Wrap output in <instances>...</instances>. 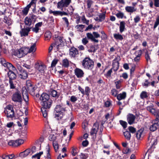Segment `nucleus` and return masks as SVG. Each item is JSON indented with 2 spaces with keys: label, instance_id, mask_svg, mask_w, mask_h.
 Masks as SVG:
<instances>
[{
  "label": "nucleus",
  "instance_id": "obj_1",
  "mask_svg": "<svg viewBox=\"0 0 159 159\" xmlns=\"http://www.w3.org/2000/svg\"><path fill=\"white\" fill-rule=\"evenodd\" d=\"M65 10L66 12L60 11H53L52 10H50L49 12L50 14H53V15L56 16H63L68 15V14L71 15L73 14L74 9L71 6H70L67 8H65Z\"/></svg>",
  "mask_w": 159,
  "mask_h": 159
},
{
  "label": "nucleus",
  "instance_id": "obj_2",
  "mask_svg": "<svg viewBox=\"0 0 159 159\" xmlns=\"http://www.w3.org/2000/svg\"><path fill=\"white\" fill-rule=\"evenodd\" d=\"M41 101V104L42 107L45 108H50L52 103L49 100V95L46 93H43L39 98Z\"/></svg>",
  "mask_w": 159,
  "mask_h": 159
},
{
  "label": "nucleus",
  "instance_id": "obj_3",
  "mask_svg": "<svg viewBox=\"0 0 159 159\" xmlns=\"http://www.w3.org/2000/svg\"><path fill=\"white\" fill-rule=\"evenodd\" d=\"M57 113L55 114V118L57 120L61 119L63 117L64 112L66 111V108L62 104L57 105L55 109Z\"/></svg>",
  "mask_w": 159,
  "mask_h": 159
},
{
  "label": "nucleus",
  "instance_id": "obj_4",
  "mask_svg": "<svg viewBox=\"0 0 159 159\" xmlns=\"http://www.w3.org/2000/svg\"><path fill=\"white\" fill-rule=\"evenodd\" d=\"M82 66L86 69L92 70L94 67V61L89 57L85 58L82 61Z\"/></svg>",
  "mask_w": 159,
  "mask_h": 159
},
{
  "label": "nucleus",
  "instance_id": "obj_5",
  "mask_svg": "<svg viewBox=\"0 0 159 159\" xmlns=\"http://www.w3.org/2000/svg\"><path fill=\"white\" fill-rule=\"evenodd\" d=\"M28 48L22 47L21 48L16 49L14 52V55L19 58L25 56L28 53Z\"/></svg>",
  "mask_w": 159,
  "mask_h": 159
},
{
  "label": "nucleus",
  "instance_id": "obj_6",
  "mask_svg": "<svg viewBox=\"0 0 159 159\" xmlns=\"http://www.w3.org/2000/svg\"><path fill=\"white\" fill-rule=\"evenodd\" d=\"M4 113L8 118H12L15 117L13 107L11 105H8L5 108Z\"/></svg>",
  "mask_w": 159,
  "mask_h": 159
},
{
  "label": "nucleus",
  "instance_id": "obj_7",
  "mask_svg": "<svg viewBox=\"0 0 159 159\" xmlns=\"http://www.w3.org/2000/svg\"><path fill=\"white\" fill-rule=\"evenodd\" d=\"M88 38L90 39L91 41L95 43H98V40L96 39L100 37V35L97 32H93V34L88 33L86 34Z\"/></svg>",
  "mask_w": 159,
  "mask_h": 159
},
{
  "label": "nucleus",
  "instance_id": "obj_8",
  "mask_svg": "<svg viewBox=\"0 0 159 159\" xmlns=\"http://www.w3.org/2000/svg\"><path fill=\"white\" fill-rule=\"evenodd\" d=\"M11 99L14 102L21 103L22 99L20 93L17 91L13 93L11 96Z\"/></svg>",
  "mask_w": 159,
  "mask_h": 159
},
{
  "label": "nucleus",
  "instance_id": "obj_9",
  "mask_svg": "<svg viewBox=\"0 0 159 159\" xmlns=\"http://www.w3.org/2000/svg\"><path fill=\"white\" fill-rule=\"evenodd\" d=\"M99 125L98 123H94L90 131V134L92 136V139L95 140L96 137V134L98 129Z\"/></svg>",
  "mask_w": 159,
  "mask_h": 159
},
{
  "label": "nucleus",
  "instance_id": "obj_10",
  "mask_svg": "<svg viewBox=\"0 0 159 159\" xmlns=\"http://www.w3.org/2000/svg\"><path fill=\"white\" fill-rule=\"evenodd\" d=\"M1 63L2 66L5 67H7V69L10 70H16V68L11 63L6 61L3 58H1Z\"/></svg>",
  "mask_w": 159,
  "mask_h": 159
},
{
  "label": "nucleus",
  "instance_id": "obj_11",
  "mask_svg": "<svg viewBox=\"0 0 159 159\" xmlns=\"http://www.w3.org/2000/svg\"><path fill=\"white\" fill-rule=\"evenodd\" d=\"M120 56H117L113 60L112 62V67L114 71H116L118 69L119 66V61L120 60Z\"/></svg>",
  "mask_w": 159,
  "mask_h": 159
},
{
  "label": "nucleus",
  "instance_id": "obj_12",
  "mask_svg": "<svg viewBox=\"0 0 159 159\" xmlns=\"http://www.w3.org/2000/svg\"><path fill=\"white\" fill-rule=\"evenodd\" d=\"M79 54L78 49L75 47H71L69 49V55L72 58H75Z\"/></svg>",
  "mask_w": 159,
  "mask_h": 159
},
{
  "label": "nucleus",
  "instance_id": "obj_13",
  "mask_svg": "<svg viewBox=\"0 0 159 159\" xmlns=\"http://www.w3.org/2000/svg\"><path fill=\"white\" fill-rule=\"evenodd\" d=\"M35 68L37 70L41 73H43L44 70H46L45 66L42 63H36L35 65Z\"/></svg>",
  "mask_w": 159,
  "mask_h": 159
},
{
  "label": "nucleus",
  "instance_id": "obj_14",
  "mask_svg": "<svg viewBox=\"0 0 159 159\" xmlns=\"http://www.w3.org/2000/svg\"><path fill=\"white\" fill-rule=\"evenodd\" d=\"M31 27L25 26L23 28H22L21 31H20V33L21 37L26 36L28 35L29 32L30 31Z\"/></svg>",
  "mask_w": 159,
  "mask_h": 159
},
{
  "label": "nucleus",
  "instance_id": "obj_15",
  "mask_svg": "<svg viewBox=\"0 0 159 159\" xmlns=\"http://www.w3.org/2000/svg\"><path fill=\"white\" fill-rule=\"evenodd\" d=\"M127 121L129 124L131 125L134 123L136 116L132 114H128L127 116Z\"/></svg>",
  "mask_w": 159,
  "mask_h": 159
},
{
  "label": "nucleus",
  "instance_id": "obj_16",
  "mask_svg": "<svg viewBox=\"0 0 159 159\" xmlns=\"http://www.w3.org/2000/svg\"><path fill=\"white\" fill-rule=\"evenodd\" d=\"M35 16L34 15H32L31 17H26L24 20V22L25 25L30 27L31 25L32 21V20L34 19Z\"/></svg>",
  "mask_w": 159,
  "mask_h": 159
},
{
  "label": "nucleus",
  "instance_id": "obj_17",
  "mask_svg": "<svg viewBox=\"0 0 159 159\" xmlns=\"http://www.w3.org/2000/svg\"><path fill=\"white\" fill-rule=\"evenodd\" d=\"M74 73L75 75L78 78H81L83 77L84 75V73L81 69L76 68L74 70Z\"/></svg>",
  "mask_w": 159,
  "mask_h": 159
},
{
  "label": "nucleus",
  "instance_id": "obj_18",
  "mask_svg": "<svg viewBox=\"0 0 159 159\" xmlns=\"http://www.w3.org/2000/svg\"><path fill=\"white\" fill-rule=\"evenodd\" d=\"M18 69L20 71V74L19 75L20 77L23 79H26L28 77L27 72L24 70L21 69L20 67Z\"/></svg>",
  "mask_w": 159,
  "mask_h": 159
},
{
  "label": "nucleus",
  "instance_id": "obj_19",
  "mask_svg": "<svg viewBox=\"0 0 159 159\" xmlns=\"http://www.w3.org/2000/svg\"><path fill=\"white\" fill-rule=\"evenodd\" d=\"M9 71L8 72L7 75L9 78V80H14L16 77V75L13 71L12 70L8 69Z\"/></svg>",
  "mask_w": 159,
  "mask_h": 159
},
{
  "label": "nucleus",
  "instance_id": "obj_20",
  "mask_svg": "<svg viewBox=\"0 0 159 159\" xmlns=\"http://www.w3.org/2000/svg\"><path fill=\"white\" fill-rule=\"evenodd\" d=\"M30 152L31 150L30 149H27L24 151L21 152L19 154V156L21 158L25 157L29 155Z\"/></svg>",
  "mask_w": 159,
  "mask_h": 159
},
{
  "label": "nucleus",
  "instance_id": "obj_21",
  "mask_svg": "<svg viewBox=\"0 0 159 159\" xmlns=\"http://www.w3.org/2000/svg\"><path fill=\"white\" fill-rule=\"evenodd\" d=\"M147 110L149 111L152 115L155 116L157 113L156 109L153 108V105H152L147 107Z\"/></svg>",
  "mask_w": 159,
  "mask_h": 159
},
{
  "label": "nucleus",
  "instance_id": "obj_22",
  "mask_svg": "<svg viewBox=\"0 0 159 159\" xmlns=\"http://www.w3.org/2000/svg\"><path fill=\"white\" fill-rule=\"evenodd\" d=\"M43 24L42 22H39L36 24L35 27L32 29V30L35 33H37L39 32V28L41 27Z\"/></svg>",
  "mask_w": 159,
  "mask_h": 159
},
{
  "label": "nucleus",
  "instance_id": "obj_23",
  "mask_svg": "<svg viewBox=\"0 0 159 159\" xmlns=\"http://www.w3.org/2000/svg\"><path fill=\"white\" fill-rule=\"evenodd\" d=\"M137 9L134 7L127 6L125 7L126 11L128 13H133L137 11Z\"/></svg>",
  "mask_w": 159,
  "mask_h": 159
},
{
  "label": "nucleus",
  "instance_id": "obj_24",
  "mask_svg": "<svg viewBox=\"0 0 159 159\" xmlns=\"http://www.w3.org/2000/svg\"><path fill=\"white\" fill-rule=\"evenodd\" d=\"M137 53L138 54L136 55V56L135 57L134 60L135 62H138L140 59V57L141 56L142 54V51L141 50H140L138 51H136L135 52V53Z\"/></svg>",
  "mask_w": 159,
  "mask_h": 159
},
{
  "label": "nucleus",
  "instance_id": "obj_25",
  "mask_svg": "<svg viewBox=\"0 0 159 159\" xmlns=\"http://www.w3.org/2000/svg\"><path fill=\"white\" fill-rule=\"evenodd\" d=\"M36 44L35 43L32 44L30 48H28V53H34L35 52L36 50Z\"/></svg>",
  "mask_w": 159,
  "mask_h": 159
},
{
  "label": "nucleus",
  "instance_id": "obj_26",
  "mask_svg": "<svg viewBox=\"0 0 159 159\" xmlns=\"http://www.w3.org/2000/svg\"><path fill=\"white\" fill-rule=\"evenodd\" d=\"M126 97V93L124 92L122 93L117 95V98L119 101L125 99Z\"/></svg>",
  "mask_w": 159,
  "mask_h": 159
},
{
  "label": "nucleus",
  "instance_id": "obj_27",
  "mask_svg": "<svg viewBox=\"0 0 159 159\" xmlns=\"http://www.w3.org/2000/svg\"><path fill=\"white\" fill-rule=\"evenodd\" d=\"M152 124L150 127V130L151 131L154 132L156 130L158 126V124L152 122Z\"/></svg>",
  "mask_w": 159,
  "mask_h": 159
},
{
  "label": "nucleus",
  "instance_id": "obj_28",
  "mask_svg": "<svg viewBox=\"0 0 159 159\" xmlns=\"http://www.w3.org/2000/svg\"><path fill=\"white\" fill-rule=\"evenodd\" d=\"M113 36L115 39L116 40L122 41L124 39L123 36L119 33L114 34Z\"/></svg>",
  "mask_w": 159,
  "mask_h": 159
},
{
  "label": "nucleus",
  "instance_id": "obj_29",
  "mask_svg": "<svg viewBox=\"0 0 159 159\" xmlns=\"http://www.w3.org/2000/svg\"><path fill=\"white\" fill-rule=\"evenodd\" d=\"M37 87L33 85L27 89L28 91L32 95L34 94V92Z\"/></svg>",
  "mask_w": 159,
  "mask_h": 159
},
{
  "label": "nucleus",
  "instance_id": "obj_30",
  "mask_svg": "<svg viewBox=\"0 0 159 159\" xmlns=\"http://www.w3.org/2000/svg\"><path fill=\"white\" fill-rule=\"evenodd\" d=\"M151 54L148 51H147L145 52V57L146 61L148 63H151L152 61L151 58L150 57V55Z\"/></svg>",
  "mask_w": 159,
  "mask_h": 159
},
{
  "label": "nucleus",
  "instance_id": "obj_31",
  "mask_svg": "<svg viewBox=\"0 0 159 159\" xmlns=\"http://www.w3.org/2000/svg\"><path fill=\"white\" fill-rule=\"evenodd\" d=\"M119 29L120 32L121 33L124 31L125 29V23L124 21H122L120 22Z\"/></svg>",
  "mask_w": 159,
  "mask_h": 159
},
{
  "label": "nucleus",
  "instance_id": "obj_32",
  "mask_svg": "<svg viewBox=\"0 0 159 159\" xmlns=\"http://www.w3.org/2000/svg\"><path fill=\"white\" fill-rule=\"evenodd\" d=\"M65 6L64 3V0H61L57 4V8L58 9L63 10V8Z\"/></svg>",
  "mask_w": 159,
  "mask_h": 159
},
{
  "label": "nucleus",
  "instance_id": "obj_33",
  "mask_svg": "<svg viewBox=\"0 0 159 159\" xmlns=\"http://www.w3.org/2000/svg\"><path fill=\"white\" fill-rule=\"evenodd\" d=\"M49 108H45L43 107L41 109L43 116L45 118L48 115L47 109Z\"/></svg>",
  "mask_w": 159,
  "mask_h": 159
},
{
  "label": "nucleus",
  "instance_id": "obj_34",
  "mask_svg": "<svg viewBox=\"0 0 159 159\" xmlns=\"http://www.w3.org/2000/svg\"><path fill=\"white\" fill-rule=\"evenodd\" d=\"M125 138L128 140L130 139L131 134L128 131H126L123 132Z\"/></svg>",
  "mask_w": 159,
  "mask_h": 159
},
{
  "label": "nucleus",
  "instance_id": "obj_35",
  "mask_svg": "<svg viewBox=\"0 0 159 159\" xmlns=\"http://www.w3.org/2000/svg\"><path fill=\"white\" fill-rule=\"evenodd\" d=\"M106 16V12H102L100 13L99 16L98 20L99 21L101 22L103 21L105 19Z\"/></svg>",
  "mask_w": 159,
  "mask_h": 159
},
{
  "label": "nucleus",
  "instance_id": "obj_36",
  "mask_svg": "<svg viewBox=\"0 0 159 159\" xmlns=\"http://www.w3.org/2000/svg\"><path fill=\"white\" fill-rule=\"evenodd\" d=\"M143 131V130L142 129H140L137 131L136 135V137L138 139H140Z\"/></svg>",
  "mask_w": 159,
  "mask_h": 159
},
{
  "label": "nucleus",
  "instance_id": "obj_37",
  "mask_svg": "<svg viewBox=\"0 0 159 159\" xmlns=\"http://www.w3.org/2000/svg\"><path fill=\"white\" fill-rule=\"evenodd\" d=\"M51 33L49 31H48L46 32L44 34L45 40H49L51 37Z\"/></svg>",
  "mask_w": 159,
  "mask_h": 159
},
{
  "label": "nucleus",
  "instance_id": "obj_38",
  "mask_svg": "<svg viewBox=\"0 0 159 159\" xmlns=\"http://www.w3.org/2000/svg\"><path fill=\"white\" fill-rule=\"evenodd\" d=\"M14 80H9V83L11 89H14L16 88L15 81Z\"/></svg>",
  "mask_w": 159,
  "mask_h": 159
},
{
  "label": "nucleus",
  "instance_id": "obj_39",
  "mask_svg": "<svg viewBox=\"0 0 159 159\" xmlns=\"http://www.w3.org/2000/svg\"><path fill=\"white\" fill-rule=\"evenodd\" d=\"M122 82V81L120 80L115 82V84L116 89H119L120 88L121 86Z\"/></svg>",
  "mask_w": 159,
  "mask_h": 159
},
{
  "label": "nucleus",
  "instance_id": "obj_40",
  "mask_svg": "<svg viewBox=\"0 0 159 159\" xmlns=\"http://www.w3.org/2000/svg\"><path fill=\"white\" fill-rule=\"evenodd\" d=\"M56 134H50L48 137V139L50 141H52V143H53V142L57 141L56 140Z\"/></svg>",
  "mask_w": 159,
  "mask_h": 159
},
{
  "label": "nucleus",
  "instance_id": "obj_41",
  "mask_svg": "<svg viewBox=\"0 0 159 159\" xmlns=\"http://www.w3.org/2000/svg\"><path fill=\"white\" fill-rule=\"evenodd\" d=\"M24 143V141L22 139H18L15 140L16 147L19 146Z\"/></svg>",
  "mask_w": 159,
  "mask_h": 159
},
{
  "label": "nucleus",
  "instance_id": "obj_42",
  "mask_svg": "<svg viewBox=\"0 0 159 159\" xmlns=\"http://www.w3.org/2000/svg\"><path fill=\"white\" fill-rule=\"evenodd\" d=\"M31 6H32V5L30 3L27 5V6L24 8L23 11V13L25 15H27L28 12L29 8Z\"/></svg>",
  "mask_w": 159,
  "mask_h": 159
},
{
  "label": "nucleus",
  "instance_id": "obj_43",
  "mask_svg": "<svg viewBox=\"0 0 159 159\" xmlns=\"http://www.w3.org/2000/svg\"><path fill=\"white\" fill-rule=\"evenodd\" d=\"M47 148V154L45 156V159H51L50 154L49 153L50 148L49 146L48 145L46 147Z\"/></svg>",
  "mask_w": 159,
  "mask_h": 159
},
{
  "label": "nucleus",
  "instance_id": "obj_44",
  "mask_svg": "<svg viewBox=\"0 0 159 159\" xmlns=\"http://www.w3.org/2000/svg\"><path fill=\"white\" fill-rule=\"evenodd\" d=\"M43 152H40L39 153L33 156L32 158L33 159H40V156L43 154Z\"/></svg>",
  "mask_w": 159,
  "mask_h": 159
},
{
  "label": "nucleus",
  "instance_id": "obj_45",
  "mask_svg": "<svg viewBox=\"0 0 159 159\" xmlns=\"http://www.w3.org/2000/svg\"><path fill=\"white\" fill-rule=\"evenodd\" d=\"M140 97L141 99H144L147 98L148 97V93L144 91L142 92L140 95Z\"/></svg>",
  "mask_w": 159,
  "mask_h": 159
},
{
  "label": "nucleus",
  "instance_id": "obj_46",
  "mask_svg": "<svg viewBox=\"0 0 159 159\" xmlns=\"http://www.w3.org/2000/svg\"><path fill=\"white\" fill-rule=\"evenodd\" d=\"M97 50L95 48V46L91 45L89 48V49L88 50V51L89 52H95Z\"/></svg>",
  "mask_w": 159,
  "mask_h": 159
},
{
  "label": "nucleus",
  "instance_id": "obj_47",
  "mask_svg": "<svg viewBox=\"0 0 159 159\" xmlns=\"http://www.w3.org/2000/svg\"><path fill=\"white\" fill-rule=\"evenodd\" d=\"M69 62L67 59H65L63 60L62 65L65 67H67L69 66Z\"/></svg>",
  "mask_w": 159,
  "mask_h": 159
},
{
  "label": "nucleus",
  "instance_id": "obj_48",
  "mask_svg": "<svg viewBox=\"0 0 159 159\" xmlns=\"http://www.w3.org/2000/svg\"><path fill=\"white\" fill-rule=\"evenodd\" d=\"M81 19L83 23L87 25H88L89 24V20L86 19L84 15H83V16L81 17Z\"/></svg>",
  "mask_w": 159,
  "mask_h": 159
},
{
  "label": "nucleus",
  "instance_id": "obj_49",
  "mask_svg": "<svg viewBox=\"0 0 159 159\" xmlns=\"http://www.w3.org/2000/svg\"><path fill=\"white\" fill-rule=\"evenodd\" d=\"M154 116H155L156 118L152 121V122L158 124L159 122V114L157 112L156 114V115Z\"/></svg>",
  "mask_w": 159,
  "mask_h": 159
},
{
  "label": "nucleus",
  "instance_id": "obj_50",
  "mask_svg": "<svg viewBox=\"0 0 159 159\" xmlns=\"http://www.w3.org/2000/svg\"><path fill=\"white\" fill-rule=\"evenodd\" d=\"M52 144L53 147L55 149V151L57 152L58 149V142L57 141L56 142H53V143H52Z\"/></svg>",
  "mask_w": 159,
  "mask_h": 159
},
{
  "label": "nucleus",
  "instance_id": "obj_51",
  "mask_svg": "<svg viewBox=\"0 0 159 159\" xmlns=\"http://www.w3.org/2000/svg\"><path fill=\"white\" fill-rule=\"evenodd\" d=\"M28 90L26 89V88L23 87L22 88V93L23 96L25 95H28Z\"/></svg>",
  "mask_w": 159,
  "mask_h": 159
},
{
  "label": "nucleus",
  "instance_id": "obj_52",
  "mask_svg": "<svg viewBox=\"0 0 159 159\" xmlns=\"http://www.w3.org/2000/svg\"><path fill=\"white\" fill-rule=\"evenodd\" d=\"M111 93L112 96H114L115 97H117V95L118 93V91L116 89H114L111 90Z\"/></svg>",
  "mask_w": 159,
  "mask_h": 159
},
{
  "label": "nucleus",
  "instance_id": "obj_53",
  "mask_svg": "<svg viewBox=\"0 0 159 159\" xmlns=\"http://www.w3.org/2000/svg\"><path fill=\"white\" fill-rule=\"evenodd\" d=\"M50 94L53 97H58L59 96V95L57 94V92L54 90L52 91Z\"/></svg>",
  "mask_w": 159,
  "mask_h": 159
},
{
  "label": "nucleus",
  "instance_id": "obj_54",
  "mask_svg": "<svg viewBox=\"0 0 159 159\" xmlns=\"http://www.w3.org/2000/svg\"><path fill=\"white\" fill-rule=\"evenodd\" d=\"M112 72V68L111 69L107 72L106 74L105 75V76L107 78H110L111 77V75Z\"/></svg>",
  "mask_w": 159,
  "mask_h": 159
},
{
  "label": "nucleus",
  "instance_id": "obj_55",
  "mask_svg": "<svg viewBox=\"0 0 159 159\" xmlns=\"http://www.w3.org/2000/svg\"><path fill=\"white\" fill-rule=\"evenodd\" d=\"M159 25V16L156 18V20L155 22L153 28L155 29L157 26Z\"/></svg>",
  "mask_w": 159,
  "mask_h": 159
},
{
  "label": "nucleus",
  "instance_id": "obj_56",
  "mask_svg": "<svg viewBox=\"0 0 159 159\" xmlns=\"http://www.w3.org/2000/svg\"><path fill=\"white\" fill-rule=\"evenodd\" d=\"M74 18L76 19V22L77 24L79 23L80 21L81 18L80 16L78 14H75L74 16Z\"/></svg>",
  "mask_w": 159,
  "mask_h": 159
},
{
  "label": "nucleus",
  "instance_id": "obj_57",
  "mask_svg": "<svg viewBox=\"0 0 159 159\" xmlns=\"http://www.w3.org/2000/svg\"><path fill=\"white\" fill-rule=\"evenodd\" d=\"M84 91L85 92V94L87 96H89L90 91V89L89 87H86L85 88V91Z\"/></svg>",
  "mask_w": 159,
  "mask_h": 159
},
{
  "label": "nucleus",
  "instance_id": "obj_58",
  "mask_svg": "<svg viewBox=\"0 0 159 159\" xmlns=\"http://www.w3.org/2000/svg\"><path fill=\"white\" fill-rule=\"evenodd\" d=\"M78 152V151L77 148H73L71 151V153L73 156H75Z\"/></svg>",
  "mask_w": 159,
  "mask_h": 159
},
{
  "label": "nucleus",
  "instance_id": "obj_59",
  "mask_svg": "<svg viewBox=\"0 0 159 159\" xmlns=\"http://www.w3.org/2000/svg\"><path fill=\"white\" fill-rule=\"evenodd\" d=\"M120 123L124 128H125L127 127V123L126 122L122 120H120Z\"/></svg>",
  "mask_w": 159,
  "mask_h": 159
},
{
  "label": "nucleus",
  "instance_id": "obj_60",
  "mask_svg": "<svg viewBox=\"0 0 159 159\" xmlns=\"http://www.w3.org/2000/svg\"><path fill=\"white\" fill-rule=\"evenodd\" d=\"M134 21L135 23H136L139 22L140 20V17L139 15H137L134 18Z\"/></svg>",
  "mask_w": 159,
  "mask_h": 159
},
{
  "label": "nucleus",
  "instance_id": "obj_61",
  "mask_svg": "<svg viewBox=\"0 0 159 159\" xmlns=\"http://www.w3.org/2000/svg\"><path fill=\"white\" fill-rule=\"evenodd\" d=\"M129 132H130L132 133H134L136 131V129L134 127L130 126L128 127Z\"/></svg>",
  "mask_w": 159,
  "mask_h": 159
},
{
  "label": "nucleus",
  "instance_id": "obj_62",
  "mask_svg": "<svg viewBox=\"0 0 159 159\" xmlns=\"http://www.w3.org/2000/svg\"><path fill=\"white\" fill-rule=\"evenodd\" d=\"M62 19L64 21L66 26L68 27L69 25V23L68 19L66 17H64L62 18Z\"/></svg>",
  "mask_w": 159,
  "mask_h": 159
},
{
  "label": "nucleus",
  "instance_id": "obj_63",
  "mask_svg": "<svg viewBox=\"0 0 159 159\" xmlns=\"http://www.w3.org/2000/svg\"><path fill=\"white\" fill-rule=\"evenodd\" d=\"M15 143V140H10L8 143V145L13 147H16Z\"/></svg>",
  "mask_w": 159,
  "mask_h": 159
},
{
  "label": "nucleus",
  "instance_id": "obj_64",
  "mask_svg": "<svg viewBox=\"0 0 159 159\" xmlns=\"http://www.w3.org/2000/svg\"><path fill=\"white\" fill-rule=\"evenodd\" d=\"M81 159H86L88 157L87 154L81 153L79 155Z\"/></svg>",
  "mask_w": 159,
  "mask_h": 159
}]
</instances>
